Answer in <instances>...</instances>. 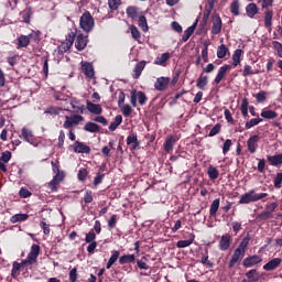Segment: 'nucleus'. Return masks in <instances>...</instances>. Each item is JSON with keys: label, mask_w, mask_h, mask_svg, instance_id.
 Wrapping results in <instances>:
<instances>
[{"label": "nucleus", "mask_w": 282, "mask_h": 282, "mask_svg": "<svg viewBox=\"0 0 282 282\" xmlns=\"http://www.w3.org/2000/svg\"><path fill=\"white\" fill-rule=\"evenodd\" d=\"M230 12L234 17H239V0H234L230 4Z\"/></svg>", "instance_id": "47"}, {"label": "nucleus", "mask_w": 282, "mask_h": 282, "mask_svg": "<svg viewBox=\"0 0 282 282\" xmlns=\"http://www.w3.org/2000/svg\"><path fill=\"white\" fill-rule=\"evenodd\" d=\"M144 67H147V61L139 62L133 69V78H140L142 76V72H144Z\"/></svg>", "instance_id": "25"}, {"label": "nucleus", "mask_w": 282, "mask_h": 282, "mask_svg": "<svg viewBox=\"0 0 282 282\" xmlns=\"http://www.w3.org/2000/svg\"><path fill=\"white\" fill-rule=\"evenodd\" d=\"M260 122H263L262 118H253L246 122L245 128L246 129H252V127H257V124H260Z\"/></svg>", "instance_id": "44"}, {"label": "nucleus", "mask_w": 282, "mask_h": 282, "mask_svg": "<svg viewBox=\"0 0 282 282\" xmlns=\"http://www.w3.org/2000/svg\"><path fill=\"white\" fill-rule=\"evenodd\" d=\"M272 17H274V12L268 10L264 12V26L272 28Z\"/></svg>", "instance_id": "42"}, {"label": "nucleus", "mask_w": 282, "mask_h": 282, "mask_svg": "<svg viewBox=\"0 0 282 282\" xmlns=\"http://www.w3.org/2000/svg\"><path fill=\"white\" fill-rule=\"evenodd\" d=\"M281 263V258H274L263 265V270H265V272H272V270H276Z\"/></svg>", "instance_id": "19"}, {"label": "nucleus", "mask_w": 282, "mask_h": 282, "mask_svg": "<svg viewBox=\"0 0 282 282\" xmlns=\"http://www.w3.org/2000/svg\"><path fill=\"white\" fill-rule=\"evenodd\" d=\"M221 204V200L219 198H216L213 200L210 208H209V216L210 217H216L217 216V210H219V206Z\"/></svg>", "instance_id": "34"}, {"label": "nucleus", "mask_w": 282, "mask_h": 282, "mask_svg": "<svg viewBox=\"0 0 282 282\" xmlns=\"http://www.w3.org/2000/svg\"><path fill=\"white\" fill-rule=\"evenodd\" d=\"M75 47L78 52H83V50L87 47V36H84L83 33H78L75 41Z\"/></svg>", "instance_id": "18"}, {"label": "nucleus", "mask_w": 282, "mask_h": 282, "mask_svg": "<svg viewBox=\"0 0 282 282\" xmlns=\"http://www.w3.org/2000/svg\"><path fill=\"white\" fill-rule=\"evenodd\" d=\"M268 162L271 164V166H281L282 164V153L268 156Z\"/></svg>", "instance_id": "33"}, {"label": "nucleus", "mask_w": 282, "mask_h": 282, "mask_svg": "<svg viewBox=\"0 0 282 282\" xmlns=\"http://www.w3.org/2000/svg\"><path fill=\"white\" fill-rule=\"evenodd\" d=\"M171 58V53H163L158 56L154 61V65H161V67H166V62Z\"/></svg>", "instance_id": "24"}, {"label": "nucleus", "mask_w": 282, "mask_h": 282, "mask_svg": "<svg viewBox=\"0 0 282 282\" xmlns=\"http://www.w3.org/2000/svg\"><path fill=\"white\" fill-rule=\"evenodd\" d=\"M260 116L261 118H264V120H274L275 118H279V113L270 109H262Z\"/></svg>", "instance_id": "28"}, {"label": "nucleus", "mask_w": 282, "mask_h": 282, "mask_svg": "<svg viewBox=\"0 0 282 282\" xmlns=\"http://www.w3.org/2000/svg\"><path fill=\"white\" fill-rule=\"evenodd\" d=\"M212 34L217 35L221 34V28H223V22H221V17L219 14H214L212 17Z\"/></svg>", "instance_id": "9"}, {"label": "nucleus", "mask_w": 282, "mask_h": 282, "mask_svg": "<svg viewBox=\"0 0 282 282\" xmlns=\"http://www.w3.org/2000/svg\"><path fill=\"white\" fill-rule=\"evenodd\" d=\"M272 45H273V50H274V52H276V55L279 56V58H282V44H281V42L273 41Z\"/></svg>", "instance_id": "48"}, {"label": "nucleus", "mask_w": 282, "mask_h": 282, "mask_svg": "<svg viewBox=\"0 0 282 282\" xmlns=\"http://www.w3.org/2000/svg\"><path fill=\"white\" fill-rule=\"evenodd\" d=\"M86 109L95 116H100V113H102V106H100V104H94L89 100L86 101Z\"/></svg>", "instance_id": "17"}, {"label": "nucleus", "mask_w": 282, "mask_h": 282, "mask_svg": "<svg viewBox=\"0 0 282 282\" xmlns=\"http://www.w3.org/2000/svg\"><path fill=\"white\" fill-rule=\"evenodd\" d=\"M200 263L207 268H213V262L208 260V250H206L205 254L202 257Z\"/></svg>", "instance_id": "49"}, {"label": "nucleus", "mask_w": 282, "mask_h": 282, "mask_svg": "<svg viewBox=\"0 0 282 282\" xmlns=\"http://www.w3.org/2000/svg\"><path fill=\"white\" fill-rule=\"evenodd\" d=\"M28 219H30V215H28V214H15L10 217V223L19 224L21 221H28Z\"/></svg>", "instance_id": "31"}, {"label": "nucleus", "mask_w": 282, "mask_h": 282, "mask_svg": "<svg viewBox=\"0 0 282 282\" xmlns=\"http://www.w3.org/2000/svg\"><path fill=\"white\" fill-rule=\"evenodd\" d=\"M169 85H171L170 77H159L154 83V88L156 91H166V89H169Z\"/></svg>", "instance_id": "8"}, {"label": "nucleus", "mask_w": 282, "mask_h": 282, "mask_svg": "<svg viewBox=\"0 0 282 282\" xmlns=\"http://www.w3.org/2000/svg\"><path fill=\"white\" fill-rule=\"evenodd\" d=\"M31 39H34V34L31 33L29 35H20L18 39H17V47L18 50H21L22 47H28V45H30V40Z\"/></svg>", "instance_id": "15"}, {"label": "nucleus", "mask_w": 282, "mask_h": 282, "mask_svg": "<svg viewBox=\"0 0 282 282\" xmlns=\"http://www.w3.org/2000/svg\"><path fill=\"white\" fill-rule=\"evenodd\" d=\"M118 224V216L112 215L108 220V228L109 230H113L116 228V225Z\"/></svg>", "instance_id": "53"}, {"label": "nucleus", "mask_w": 282, "mask_h": 282, "mask_svg": "<svg viewBox=\"0 0 282 282\" xmlns=\"http://www.w3.org/2000/svg\"><path fill=\"white\" fill-rule=\"evenodd\" d=\"M85 241L86 243L96 242V232H94V230H90L88 234H86Z\"/></svg>", "instance_id": "52"}, {"label": "nucleus", "mask_w": 282, "mask_h": 282, "mask_svg": "<svg viewBox=\"0 0 282 282\" xmlns=\"http://www.w3.org/2000/svg\"><path fill=\"white\" fill-rule=\"evenodd\" d=\"M207 175L209 180H217L219 177V170L213 165H209L207 169Z\"/></svg>", "instance_id": "40"}, {"label": "nucleus", "mask_w": 282, "mask_h": 282, "mask_svg": "<svg viewBox=\"0 0 282 282\" xmlns=\"http://www.w3.org/2000/svg\"><path fill=\"white\" fill-rule=\"evenodd\" d=\"M258 142H259V135L258 134H254V135L250 137L247 141L248 151L251 152V153H256Z\"/></svg>", "instance_id": "22"}, {"label": "nucleus", "mask_w": 282, "mask_h": 282, "mask_svg": "<svg viewBox=\"0 0 282 282\" xmlns=\"http://www.w3.org/2000/svg\"><path fill=\"white\" fill-rule=\"evenodd\" d=\"M248 109H250V101L243 97L240 102V111L243 118H248Z\"/></svg>", "instance_id": "32"}, {"label": "nucleus", "mask_w": 282, "mask_h": 282, "mask_svg": "<svg viewBox=\"0 0 282 282\" xmlns=\"http://www.w3.org/2000/svg\"><path fill=\"white\" fill-rule=\"evenodd\" d=\"M195 242V234H187V240H178L176 242V248H188L189 246H193Z\"/></svg>", "instance_id": "20"}, {"label": "nucleus", "mask_w": 282, "mask_h": 282, "mask_svg": "<svg viewBox=\"0 0 282 282\" xmlns=\"http://www.w3.org/2000/svg\"><path fill=\"white\" fill-rule=\"evenodd\" d=\"M118 259H120V251H112V254L106 264L107 270H111V267L113 265V263H116V261H118Z\"/></svg>", "instance_id": "36"}, {"label": "nucleus", "mask_w": 282, "mask_h": 282, "mask_svg": "<svg viewBox=\"0 0 282 282\" xmlns=\"http://www.w3.org/2000/svg\"><path fill=\"white\" fill-rule=\"evenodd\" d=\"M221 131L220 123H217L210 131H209V138H215L219 132Z\"/></svg>", "instance_id": "62"}, {"label": "nucleus", "mask_w": 282, "mask_h": 282, "mask_svg": "<svg viewBox=\"0 0 282 282\" xmlns=\"http://www.w3.org/2000/svg\"><path fill=\"white\" fill-rule=\"evenodd\" d=\"M68 276H69V281H70V282H76L77 279H78V269L73 268V269L69 271Z\"/></svg>", "instance_id": "58"}, {"label": "nucleus", "mask_w": 282, "mask_h": 282, "mask_svg": "<svg viewBox=\"0 0 282 282\" xmlns=\"http://www.w3.org/2000/svg\"><path fill=\"white\" fill-rule=\"evenodd\" d=\"M175 142H177V138H175V135H169L165 139V142L163 144V149L165 153H173V149L175 148Z\"/></svg>", "instance_id": "13"}, {"label": "nucleus", "mask_w": 282, "mask_h": 282, "mask_svg": "<svg viewBox=\"0 0 282 282\" xmlns=\"http://www.w3.org/2000/svg\"><path fill=\"white\" fill-rule=\"evenodd\" d=\"M265 197H268V193L257 194L254 193V189H251L240 197L239 204H252L254 202L265 199Z\"/></svg>", "instance_id": "4"}, {"label": "nucleus", "mask_w": 282, "mask_h": 282, "mask_svg": "<svg viewBox=\"0 0 282 282\" xmlns=\"http://www.w3.org/2000/svg\"><path fill=\"white\" fill-rule=\"evenodd\" d=\"M122 116H124V118H129V116H131V113H133V108H131L129 106V104H123V106H119Z\"/></svg>", "instance_id": "43"}, {"label": "nucleus", "mask_w": 282, "mask_h": 282, "mask_svg": "<svg viewBox=\"0 0 282 282\" xmlns=\"http://www.w3.org/2000/svg\"><path fill=\"white\" fill-rule=\"evenodd\" d=\"M40 227L42 228L44 235H50V232H51L50 224H47V221H45V218H43L41 220Z\"/></svg>", "instance_id": "51"}, {"label": "nucleus", "mask_w": 282, "mask_h": 282, "mask_svg": "<svg viewBox=\"0 0 282 282\" xmlns=\"http://www.w3.org/2000/svg\"><path fill=\"white\" fill-rule=\"evenodd\" d=\"M21 134L23 140H25V142H29L30 144H33V147H36V144H39V141H36V137H34V133L29 128H23L21 130Z\"/></svg>", "instance_id": "10"}, {"label": "nucleus", "mask_w": 282, "mask_h": 282, "mask_svg": "<svg viewBox=\"0 0 282 282\" xmlns=\"http://www.w3.org/2000/svg\"><path fill=\"white\" fill-rule=\"evenodd\" d=\"M207 85H208V76L200 74L196 80V87L204 91V89H206Z\"/></svg>", "instance_id": "30"}, {"label": "nucleus", "mask_w": 282, "mask_h": 282, "mask_svg": "<svg viewBox=\"0 0 282 282\" xmlns=\"http://www.w3.org/2000/svg\"><path fill=\"white\" fill-rule=\"evenodd\" d=\"M250 243V236L245 237L239 243L238 248L234 250V253L229 260L228 268H235L243 257H246V250Z\"/></svg>", "instance_id": "2"}, {"label": "nucleus", "mask_w": 282, "mask_h": 282, "mask_svg": "<svg viewBox=\"0 0 282 282\" xmlns=\"http://www.w3.org/2000/svg\"><path fill=\"white\" fill-rule=\"evenodd\" d=\"M39 254H41V246L32 245L26 259L22 260L21 262H18V261L13 262L12 270H11L12 279L19 278V275L21 274V269L35 265V263H37L39 261Z\"/></svg>", "instance_id": "1"}, {"label": "nucleus", "mask_w": 282, "mask_h": 282, "mask_svg": "<svg viewBox=\"0 0 282 282\" xmlns=\"http://www.w3.org/2000/svg\"><path fill=\"white\" fill-rule=\"evenodd\" d=\"M58 184H61L59 182L55 181L54 178L47 184L50 191L52 193H56V191H58Z\"/></svg>", "instance_id": "59"}, {"label": "nucleus", "mask_w": 282, "mask_h": 282, "mask_svg": "<svg viewBox=\"0 0 282 282\" xmlns=\"http://www.w3.org/2000/svg\"><path fill=\"white\" fill-rule=\"evenodd\" d=\"M121 3H122V0H108V6L110 10H118Z\"/></svg>", "instance_id": "54"}, {"label": "nucleus", "mask_w": 282, "mask_h": 282, "mask_svg": "<svg viewBox=\"0 0 282 282\" xmlns=\"http://www.w3.org/2000/svg\"><path fill=\"white\" fill-rule=\"evenodd\" d=\"M20 197H23V199H28V197L32 196V192L29 191L25 187H21L20 192H19Z\"/></svg>", "instance_id": "60"}, {"label": "nucleus", "mask_w": 282, "mask_h": 282, "mask_svg": "<svg viewBox=\"0 0 282 282\" xmlns=\"http://www.w3.org/2000/svg\"><path fill=\"white\" fill-rule=\"evenodd\" d=\"M120 124H122V116L117 115L115 117L113 122H111L109 126V131H116L118 129V127H120Z\"/></svg>", "instance_id": "41"}, {"label": "nucleus", "mask_w": 282, "mask_h": 282, "mask_svg": "<svg viewBox=\"0 0 282 282\" xmlns=\"http://www.w3.org/2000/svg\"><path fill=\"white\" fill-rule=\"evenodd\" d=\"M21 17L24 23H30V18L32 17V8L29 7L24 11H22Z\"/></svg>", "instance_id": "46"}, {"label": "nucleus", "mask_w": 282, "mask_h": 282, "mask_svg": "<svg viewBox=\"0 0 282 282\" xmlns=\"http://www.w3.org/2000/svg\"><path fill=\"white\" fill-rule=\"evenodd\" d=\"M230 147H232V140L227 139L223 145V153L226 155L228 151H230Z\"/></svg>", "instance_id": "63"}, {"label": "nucleus", "mask_w": 282, "mask_h": 282, "mask_svg": "<svg viewBox=\"0 0 282 282\" xmlns=\"http://www.w3.org/2000/svg\"><path fill=\"white\" fill-rule=\"evenodd\" d=\"M75 40H76V32L70 31L66 36L65 42L62 44L64 52H68V50L72 48V45H74Z\"/></svg>", "instance_id": "16"}, {"label": "nucleus", "mask_w": 282, "mask_h": 282, "mask_svg": "<svg viewBox=\"0 0 282 282\" xmlns=\"http://www.w3.org/2000/svg\"><path fill=\"white\" fill-rule=\"evenodd\" d=\"M261 261H263L261 256H249L243 260L242 264L245 268H253V265H259Z\"/></svg>", "instance_id": "12"}, {"label": "nucleus", "mask_w": 282, "mask_h": 282, "mask_svg": "<svg viewBox=\"0 0 282 282\" xmlns=\"http://www.w3.org/2000/svg\"><path fill=\"white\" fill-rule=\"evenodd\" d=\"M129 30H130V34H131L132 39H134V41H137V43L142 44V33H140V30H138V26L132 24V25H130Z\"/></svg>", "instance_id": "29"}, {"label": "nucleus", "mask_w": 282, "mask_h": 282, "mask_svg": "<svg viewBox=\"0 0 282 282\" xmlns=\"http://www.w3.org/2000/svg\"><path fill=\"white\" fill-rule=\"evenodd\" d=\"M241 56H243V51L241 48H238L234 52L231 57L234 67H238V65H241Z\"/></svg>", "instance_id": "26"}, {"label": "nucleus", "mask_w": 282, "mask_h": 282, "mask_svg": "<svg viewBox=\"0 0 282 282\" xmlns=\"http://www.w3.org/2000/svg\"><path fill=\"white\" fill-rule=\"evenodd\" d=\"M246 13H247V17H249V19H254V15L259 14V7H257L256 3H249L246 7Z\"/></svg>", "instance_id": "27"}, {"label": "nucleus", "mask_w": 282, "mask_h": 282, "mask_svg": "<svg viewBox=\"0 0 282 282\" xmlns=\"http://www.w3.org/2000/svg\"><path fill=\"white\" fill-rule=\"evenodd\" d=\"M230 50L226 44H221L217 48V58H226V55L229 54Z\"/></svg>", "instance_id": "38"}, {"label": "nucleus", "mask_w": 282, "mask_h": 282, "mask_svg": "<svg viewBox=\"0 0 282 282\" xmlns=\"http://www.w3.org/2000/svg\"><path fill=\"white\" fill-rule=\"evenodd\" d=\"M74 151H75V153L89 154V153H91V148H89V145H87L80 141H76L74 144Z\"/></svg>", "instance_id": "21"}, {"label": "nucleus", "mask_w": 282, "mask_h": 282, "mask_svg": "<svg viewBox=\"0 0 282 282\" xmlns=\"http://www.w3.org/2000/svg\"><path fill=\"white\" fill-rule=\"evenodd\" d=\"M241 72L245 78H248V76H254V74H258V72H254V69H252V66L250 65H245Z\"/></svg>", "instance_id": "45"}, {"label": "nucleus", "mask_w": 282, "mask_h": 282, "mask_svg": "<svg viewBox=\"0 0 282 282\" xmlns=\"http://www.w3.org/2000/svg\"><path fill=\"white\" fill-rule=\"evenodd\" d=\"M82 72L87 78H94V64L89 62H82Z\"/></svg>", "instance_id": "14"}, {"label": "nucleus", "mask_w": 282, "mask_h": 282, "mask_svg": "<svg viewBox=\"0 0 282 282\" xmlns=\"http://www.w3.org/2000/svg\"><path fill=\"white\" fill-rule=\"evenodd\" d=\"M273 184H274V187L275 188H281V184H282V173H278L274 177V181H273Z\"/></svg>", "instance_id": "61"}, {"label": "nucleus", "mask_w": 282, "mask_h": 282, "mask_svg": "<svg viewBox=\"0 0 282 282\" xmlns=\"http://www.w3.org/2000/svg\"><path fill=\"white\" fill-rule=\"evenodd\" d=\"M276 208H279V203H270L268 205H265V212L271 214L274 213L276 210Z\"/></svg>", "instance_id": "57"}, {"label": "nucleus", "mask_w": 282, "mask_h": 282, "mask_svg": "<svg viewBox=\"0 0 282 282\" xmlns=\"http://www.w3.org/2000/svg\"><path fill=\"white\" fill-rule=\"evenodd\" d=\"M198 22H199V20H196L192 26L187 28L184 31L183 36H182L183 43H186V41H188V39H191V36H193V34L195 32V28H197Z\"/></svg>", "instance_id": "23"}, {"label": "nucleus", "mask_w": 282, "mask_h": 282, "mask_svg": "<svg viewBox=\"0 0 282 282\" xmlns=\"http://www.w3.org/2000/svg\"><path fill=\"white\" fill-rule=\"evenodd\" d=\"M120 265H124L127 263H135V254H123L119 258Z\"/></svg>", "instance_id": "35"}, {"label": "nucleus", "mask_w": 282, "mask_h": 282, "mask_svg": "<svg viewBox=\"0 0 282 282\" xmlns=\"http://www.w3.org/2000/svg\"><path fill=\"white\" fill-rule=\"evenodd\" d=\"M147 100H149V98L147 97V94H144L142 91L132 90L130 93V102H131L132 107H138V102H139V105L144 106Z\"/></svg>", "instance_id": "5"}, {"label": "nucleus", "mask_w": 282, "mask_h": 282, "mask_svg": "<svg viewBox=\"0 0 282 282\" xmlns=\"http://www.w3.org/2000/svg\"><path fill=\"white\" fill-rule=\"evenodd\" d=\"M84 130L88 131V133H98V131H100V127L94 122H87Z\"/></svg>", "instance_id": "39"}, {"label": "nucleus", "mask_w": 282, "mask_h": 282, "mask_svg": "<svg viewBox=\"0 0 282 282\" xmlns=\"http://www.w3.org/2000/svg\"><path fill=\"white\" fill-rule=\"evenodd\" d=\"M79 25L84 32L89 34L91 30H94V25H96V22L94 21V17L89 11H85L80 19H79Z\"/></svg>", "instance_id": "3"}, {"label": "nucleus", "mask_w": 282, "mask_h": 282, "mask_svg": "<svg viewBox=\"0 0 282 282\" xmlns=\"http://www.w3.org/2000/svg\"><path fill=\"white\" fill-rule=\"evenodd\" d=\"M267 98H268V93H265L263 90L258 93V94H256L257 102H265Z\"/></svg>", "instance_id": "56"}, {"label": "nucleus", "mask_w": 282, "mask_h": 282, "mask_svg": "<svg viewBox=\"0 0 282 282\" xmlns=\"http://www.w3.org/2000/svg\"><path fill=\"white\" fill-rule=\"evenodd\" d=\"M85 118L80 115L65 116V121L63 123L64 129H74V127H78L79 122H83Z\"/></svg>", "instance_id": "6"}, {"label": "nucleus", "mask_w": 282, "mask_h": 282, "mask_svg": "<svg viewBox=\"0 0 282 282\" xmlns=\"http://www.w3.org/2000/svg\"><path fill=\"white\" fill-rule=\"evenodd\" d=\"M53 180L61 184V182H63V180H65V172H63V171L55 172V175L53 176Z\"/></svg>", "instance_id": "64"}, {"label": "nucleus", "mask_w": 282, "mask_h": 282, "mask_svg": "<svg viewBox=\"0 0 282 282\" xmlns=\"http://www.w3.org/2000/svg\"><path fill=\"white\" fill-rule=\"evenodd\" d=\"M87 175H89V172L87 171V169H80L78 171L77 177L79 182H85L87 180Z\"/></svg>", "instance_id": "50"}, {"label": "nucleus", "mask_w": 282, "mask_h": 282, "mask_svg": "<svg viewBox=\"0 0 282 282\" xmlns=\"http://www.w3.org/2000/svg\"><path fill=\"white\" fill-rule=\"evenodd\" d=\"M257 274H259V272H257V270L252 269L246 273V276L249 281L257 282Z\"/></svg>", "instance_id": "55"}, {"label": "nucleus", "mask_w": 282, "mask_h": 282, "mask_svg": "<svg viewBox=\"0 0 282 282\" xmlns=\"http://www.w3.org/2000/svg\"><path fill=\"white\" fill-rule=\"evenodd\" d=\"M230 69H232L231 65L225 64L223 65L219 70L218 74L216 75L214 83H216V85H219V83H221V79L226 78L228 72H230Z\"/></svg>", "instance_id": "11"}, {"label": "nucleus", "mask_w": 282, "mask_h": 282, "mask_svg": "<svg viewBox=\"0 0 282 282\" xmlns=\"http://www.w3.org/2000/svg\"><path fill=\"white\" fill-rule=\"evenodd\" d=\"M232 245V236L230 234H225L220 237V240L218 242V248L221 250V252H226V250L230 249V246Z\"/></svg>", "instance_id": "7"}, {"label": "nucleus", "mask_w": 282, "mask_h": 282, "mask_svg": "<svg viewBox=\"0 0 282 282\" xmlns=\"http://www.w3.org/2000/svg\"><path fill=\"white\" fill-rule=\"evenodd\" d=\"M138 7L130 6L126 9V13L129 17V19H132V21H135L138 19Z\"/></svg>", "instance_id": "37"}]
</instances>
